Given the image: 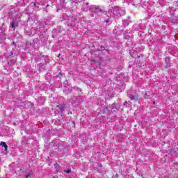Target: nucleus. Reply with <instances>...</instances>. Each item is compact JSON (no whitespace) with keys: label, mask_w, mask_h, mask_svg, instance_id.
<instances>
[{"label":"nucleus","mask_w":178,"mask_h":178,"mask_svg":"<svg viewBox=\"0 0 178 178\" xmlns=\"http://www.w3.org/2000/svg\"><path fill=\"white\" fill-rule=\"evenodd\" d=\"M86 6H88V3H86Z\"/></svg>","instance_id":"a878e982"},{"label":"nucleus","mask_w":178,"mask_h":178,"mask_svg":"<svg viewBox=\"0 0 178 178\" xmlns=\"http://www.w3.org/2000/svg\"><path fill=\"white\" fill-rule=\"evenodd\" d=\"M74 90L75 91H78L79 92H81V91H83V90H81V88H79V87H75V88H74Z\"/></svg>","instance_id":"a211bd4d"},{"label":"nucleus","mask_w":178,"mask_h":178,"mask_svg":"<svg viewBox=\"0 0 178 178\" xmlns=\"http://www.w3.org/2000/svg\"><path fill=\"white\" fill-rule=\"evenodd\" d=\"M8 63L10 65V66H13V65L16 63V61H15V60H10L8 62Z\"/></svg>","instance_id":"2eb2a0df"},{"label":"nucleus","mask_w":178,"mask_h":178,"mask_svg":"<svg viewBox=\"0 0 178 178\" xmlns=\"http://www.w3.org/2000/svg\"><path fill=\"white\" fill-rule=\"evenodd\" d=\"M64 88H63V92H65V94H67V91H72V88L69 86L67 84V81H65L64 82Z\"/></svg>","instance_id":"423d86ee"},{"label":"nucleus","mask_w":178,"mask_h":178,"mask_svg":"<svg viewBox=\"0 0 178 178\" xmlns=\"http://www.w3.org/2000/svg\"><path fill=\"white\" fill-rule=\"evenodd\" d=\"M72 172V170H67L65 171V173H70Z\"/></svg>","instance_id":"4be33fe9"},{"label":"nucleus","mask_w":178,"mask_h":178,"mask_svg":"<svg viewBox=\"0 0 178 178\" xmlns=\"http://www.w3.org/2000/svg\"><path fill=\"white\" fill-rule=\"evenodd\" d=\"M110 108H111V109H112V111H113L114 112H116V111H118V109H119V108H120V104H113Z\"/></svg>","instance_id":"6e6552de"},{"label":"nucleus","mask_w":178,"mask_h":178,"mask_svg":"<svg viewBox=\"0 0 178 178\" xmlns=\"http://www.w3.org/2000/svg\"><path fill=\"white\" fill-rule=\"evenodd\" d=\"M10 27L15 30L16 29V24L14 22H10Z\"/></svg>","instance_id":"dca6fc26"},{"label":"nucleus","mask_w":178,"mask_h":178,"mask_svg":"<svg viewBox=\"0 0 178 178\" xmlns=\"http://www.w3.org/2000/svg\"><path fill=\"white\" fill-rule=\"evenodd\" d=\"M13 55V52H10V54H9V56H12Z\"/></svg>","instance_id":"5701e85b"},{"label":"nucleus","mask_w":178,"mask_h":178,"mask_svg":"<svg viewBox=\"0 0 178 178\" xmlns=\"http://www.w3.org/2000/svg\"><path fill=\"white\" fill-rule=\"evenodd\" d=\"M166 67H170V58L169 57L165 58Z\"/></svg>","instance_id":"1a4fd4ad"},{"label":"nucleus","mask_w":178,"mask_h":178,"mask_svg":"<svg viewBox=\"0 0 178 178\" xmlns=\"http://www.w3.org/2000/svg\"><path fill=\"white\" fill-rule=\"evenodd\" d=\"M90 12H91V13H95V15H97V16L102 15V10L98 6H91Z\"/></svg>","instance_id":"f03ea898"},{"label":"nucleus","mask_w":178,"mask_h":178,"mask_svg":"<svg viewBox=\"0 0 178 178\" xmlns=\"http://www.w3.org/2000/svg\"><path fill=\"white\" fill-rule=\"evenodd\" d=\"M62 30H63L62 26H58L57 29H54V31H57V33H62Z\"/></svg>","instance_id":"4468645a"},{"label":"nucleus","mask_w":178,"mask_h":178,"mask_svg":"<svg viewBox=\"0 0 178 178\" xmlns=\"http://www.w3.org/2000/svg\"><path fill=\"white\" fill-rule=\"evenodd\" d=\"M38 104H40V105H44V102H45V98H44V97H40V98H38Z\"/></svg>","instance_id":"9d476101"},{"label":"nucleus","mask_w":178,"mask_h":178,"mask_svg":"<svg viewBox=\"0 0 178 178\" xmlns=\"http://www.w3.org/2000/svg\"><path fill=\"white\" fill-rule=\"evenodd\" d=\"M127 95L131 101H138V95L131 94V91H129Z\"/></svg>","instance_id":"39448f33"},{"label":"nucleus","mask_w":178,"mask_h":178,"mask_svg":"<svg viewBox=\"0 0 178 178\" xmlns=\"http://www.w3.org/2000/svg\"><path fill=\"white\" fill-rule=\"evenodd\" d=\"M130 23H131V20L130 16H128L127 19H123L122 20V26H123V27H127V26H129V24H130Z\"/></svg>","instance_id":"0eeeda50"},{"label":"nucleus","mask_w":178,"mask_h":178,"mask_svg":"<svg viewBox=\"0 0 178 178\" xmlns=\"http://www.w3.org/2000/svg\"><path fill=\"white\" fill-rule=\"evenodd\" d=\"M124 106H126L127 108H130L131 106V102H124Z\"/></svg>","instance_id":"ddd939ff"},{"label":"nucleus","mask_w":178,"mask_h":178,"mask_svg":"<svg viewBox=\"0 0 178 178\" xmlns=\"http://www.w3.org/2000/svg\"><path fill=\"white\" fill-rule=\"evenodd\" d=\"M113 15H114V17L115 19H118V17H120L122 16H124V15H126V11H124V10L119 7H114L113 8Z\"/></svg>","instance_id":"f257e3e1"},{"label":"nucleus","mask_w":178,"mask_h":178,"mask_svg":"<svg viewBox=\"0 0 178 178\" xmlns=\"http://www.w3.org/2000/svg\"><path fill=\"white\" fill-rule=\"evenodd\" d=\"M59 56H60V54L58 55V58H59Z\"/></svg>","instance_id":"c756f323"},{"label":"nucleus","mask_w":178,"mask_h":178,"mask_svg":"<svg viewBox=\"0 0 178 178\" xmlns=\"http://www.w3.org/2000/svg\"><path fill=\"white\" fill-rule=\"evenodd\" d=\"M91 62H92V63H95V60L92 59V60H91Z\"/></svg>","instance_id":"393cba45"},{"label":"nucleus","mask_w":178,"mask_h":178,"mask_svg":"<svg viewBox=\"0 0 178 178\" xmlns=\"http://www.w3.org/2000/svg\"><path fill=\"white\" fill-rule=\"evenodd\" d=\"M153 105H155V102H153Z\"/></svg>","instance_id":"bb28decb"},{"label":"nucleus","mask_w":178,"mask_h":178,"mask_svg":"<svg viewBox=\"0 0 178 178\" xmlns=\"http://www.w3.org/2000/svg\"><path fill=\"white\" fill-rule=\"evenodd\" d=\"M169 12L170 15L173 16V15H175V12H176V9L175 8H170Z\"/></svg>","instance_id":"f8f14e48"},{"label":"nucleus","mask_w":178,"mask_h":178,"mask_svg":"<svg viewBox=\"0 0 178 178\" xmlns=\"http://www.w3.org/2000/svg\"><path fill=\"white\" fill-rule=\"evenodd\" d=\"M46 6L48 7V6H49V5L47 4Z\"/></svg>","instance_id":"cd10ccee"},{"label":"nucleus","mask_w":178,"mask_h":178,"mask_svg":"<svg viewBox=\"0 0 178 178\" xmlns=\"http://www.w3.org/2000/svg\"><path fill=\"white\" fill-rule=\"evenodd\" d=\"M11 45H14V47H16V43L15 42H13Z\"/></svg>","instance_id":"b1692460"},{"label":"nucleus","mask_w":178,"mask_h":178,"mask_svg":"<svg viewBox=\"0 0 178 178\" xmlns=\"http://www.w3.org/2000/svg\"><path fill=\"white\" fill-rule=\"evenodd\" d=\"M31 173H29V174H27L25 177V178H31Z\"/></svg>","instance_id":"aec40b11"},{"label":"nucleus","mask_w":178,"mask_h":178,"mask_svg":"<svg viewBox=\"0 0 178 178\" xmlns=\"http://www.w3.org/2000/svg\"><path fill=\"white\" fill-rule=\"evenodd\" d=\"M92 17H94V15H92Z\"/></svg>","instance_id":"c85d7f7f"},{"label":"nucleus","mask_w":178,"mask_h":178,"mask_svg":"<svg viewBox=\"0 0 178 178\" xmlns=\"http://www.w3.org/2000/svg\"><path fill=\"white\" fill-rule=\"evenodd\" d=\"M3 8V4L2 3H0V10Z\"/></svg>","instance_id":"412c9836"},{"label":"nucleus","mask_w":178,"mask_h":178,"mask_svg":"<svg viewBox=\"0 0 178 178\" xmlns=\"http://www.w3.org/2000/svg\"><path fill=\"white\" fill-rule=\"evenodd\" d=\"M25 44L26 45V47H31V43H30V42H29L27 41L25 42Z\"/></svg>","instance_id":"6ab92c4d"},{"label":"nucleus","mask_w":178,"mask_h":178,"mask_svg":"<svg viewBox=\"0 0 178 178\" xmlns=\"http://www.w3.org/2000/svg\"><path fill=\"white\" fill-rule=\"evenodd\" d=\"M63 112H65V106L60 104L56 106V113H59L61 117H63Z\"/></svg>","instance_id":"7ed1b4c3"},{"label":"nucleus","mask_w":178,"mask_h":178,"mask_svg":"<svg viewBox=\"0 0 178 178\" xmlns=\"http://www.w3.org/2000/svg\"><path fill=\"white\" fill-rule=\"evenodd\" d=\"M35 6H36V8H40V5H43V2L40 1V3H34Z\"/></svg>","instance_id":"f3484780"},{"label":"nucleus","mask_w":178,"mask_h":178,"mask_svg":"<svg viewBox=\"0 0 178 178\" xmlns=\"http://www.w3.org/2000/svg\"><path fill=\"white\" fill-rule=\"evenodd\" d=\"M0 145L1 147H4L5 151H8V145H6V143L5 142H1Z\"/></svg>","instance_id":"9b49d317"},{"label":"nucleus","mask_w":178,"mask_h":178,"mask_svg":"<svg viewBox=\"0 0 178 178\" xmlns=\"http://www.w3.org/2000/svg\"><path fill=\"white\" fill-rule=\"evenodd\" d=\"M131 38H133V35L131 32L129 30H127L124 33V40H128V41H131Z\"/></svg>","instance_id":"20e7f679"}]
</instances>
